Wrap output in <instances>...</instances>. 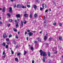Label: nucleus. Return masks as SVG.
Returning <instances> with one entry per match:
<instances>
[{"label": "nucleus", "mask_w": 63, "mask_h": 63, "mask_svg": "<svg viewBox=\"0 0 63 63\" xmlns=\"http://www.w3.org/2000/svg\"><path fill=\"white\" fill-rule=\"evenodd\" d=\"M3 57L4 58H5L6 57V56L5 55H4L3 56Z\"/></svg>", "instance_id": "603ef678"}, {"label": "nucleus", "mask_w": 63, "mask_h": 63, "mask_svg": "<svg viewBox=\"0 0 63 63\" xmlns=\"http://www.w3.org/2000/svg\"><path fill=\"white\" fill-rule=\"evenodd\" d=\"M27 52L25 50L24 51V55H25V54H26V53H27Z\"/></svg>", "instance_id": "2f4dec72"}, {"label": "nucleus", "mask_w": 63, "mask_h": 63, "mask_svg": "<svg viewBox=\"0 0 63 63\" xmlns=\"http://www.w3.org/2000/svg\"><path fill=\"white\" fill-rule=\"evenodd\" d=\"M8 47V45H7L6 46V48H7Z\"/></svg>", "instance_id": "e433bc0d"}, {"label": "nucleus", "mask_w": 63, "mask_h": 63, "mask_svg": "<svg viewBox=\"0 0 63 63\" xmlns=\"http://www.w3.org/2000/svg\"><path fill=\"white\" fill-rule=\"evenodd\" d=\"M24 23L25 24V23H26V21H24Z\"/></svg>", "instance_id": "79ce46f5"}, {"label": "nucleus", "mask_w": 63, "mask_h": 63, "mask_svg": "<svg viewBox=\"0 0 63 63\" xmlns=\"http://www.w3.org/2000/svg\"><path fill=\"white\" fill-rule=\"evenodd\" d=\"M25 14L24 15V16L25 17H27L28 16V15L26 14V13L25 12H24Z\"/></svg>", "instance_id": "7ed1b4c3"}, {"label": "nucleus", "mask_w": 63, "mask_h": 63, "mask_svg": "<svg viewBox=\"0 0 63 63\" xmlns=\"http://www.w3.org/2000/svg\"><path fill=\"white\" fill-rule=\"evenodd\" d=\"M59 39L61 41H62V37L61 36H60L59 37Z\"/></svg>", "instance_id": "4468645a"}, {"label": "nucleus", "mask_w": 63, "mask_h": 63, "mask_svg": "<svg viewBox=\"0 0 63 63\" xmlns=\"http://www.w3.org/2000/svg\"><path fill=\"white\" fill-rule=\"evenodd\" d=\"M59 26H62V24L61 23H59Z\"/></svg>", "instance_id": "72a5a7b5"}, {"label": "nucleus", "mask_w": 63, "mask_h": 63, "mask_svg": "<svg viewBox=\"0 0 63 63\" xmlns=\"http://www.w3.org/2000/svg\"><path fill=\"white\" fill-rule=\"evenodd\" d=\"M30 18H32V14H31L30 15Z\"/></svg>", "instance_id": "2eb2a0df"}, {"label": "nucleus", "mask_w": 63, "mask_h": 63, "mask_svg": "<svg viewBox=\"0 0 63 63\" xmlns=\"http://www.w3.org/2000/svg\"><path fill=\"white\" fill-rule=\"evenodd\" d=\"M44 22V23H46V21H45Z\"/></svg>", "instance_id": "338daca9"}, {"label": "nucleus", "mask_w": 63, "mask_h": 63, "mask_svg": "<svg viewBox=\"0 0 63 63\" xmlns=\"http://www.w3.org/2000/svg\"><path fill=\"white\" fill-rule=\"evenodd\" d=\"M40 55L41 56H42V55L43 54V59H42L43 61V62H45V59L47 57V54L46 53V52H44V51H43V50H41L40 51Z\"/></svg>", "instance_id": "f257e3e1"}, {"label": "nucleus", "mask_w": 63, "mask_h": 63, "mask_svg": "<svg viewBox=\"0 0 63 63\" xmlns=\"http://www.w3.org/2000/svg\"><path fill=\"white\" fill-rule=\"evenodd\" d=\"M27 40H28V37H27Z\"/></svg>", "instance_id": "13d9d810"}, {"label": "nucleus", "mask_w": 63, "mask_h": 63, "mask_svg": "<svg viewBox=\"0 0 63 63\" xmlns=\"http://www.w3.org/2000/svg\"><path fill=\"white\" fill-rule=\"evenodd\" d=\"M42 32H40V34H41V33H42Z\"/></svg>", "instance_id": "e2e57ef3"}, {"label": "nucleus", "mask_w": 63, "mask_h": 63, "mask_svg": "<svg viewBox=\"0 0 63 63\" xmlns=\"http://www.w3.org/2000/svg\"><path fill=\"white\" fill-rule=\"evenodd\" d=\"M8 20L9 22H12V21H13V20H12L11 19H9Z\"/></svg>", "instance_id": "c756f323"}, {"label": "nucleus", "mask_w": 63, "mask_h": 63, "mask_svg": "<svg viewBox=\"0 0 63 63\" xmlns=\"http://www.w3.org/2000/svg\"><path fill=\"white\" fill-rule=\"evenodd\" d=\"M6 40L7 41H9V38L6 39Z\"/></svg>", "instance_id": "4c0bfd02"}, {"label": "nucleus", "mask_w": 63, "mask_h": 63, "mask_svg": "<svg viewBox=\"0 0 63 63\" xmlns=\"http://www.w3.org/2000/svg\"><path fill=\"white\" fill-rule=\"evenodd\" d=\"M12 35L11 34H10L9 35V38H11V37H12Z\"/></svg>", "instance_id": "c85d7f7f"}, {"label": "nucleus", "mask_w": 63, "mask_h": 63, "mask_svg": "<svg viewBox=\"0 0 63 63\" xmlns=\"http://www.w3.org/2000/svg\"><path fill=\"white\" fill-rule=\"evenodd\" d=\"M21 26L22 27L23 26V22H22V21H21Z\"/></svg>", "instance_id": "412c9836"}, {"label": "nucleus", "mask_w": 63, "mask_h": 63, "mask_svg": "<svg viewBox=\"0 0 63 63\" xmlns=\"http://www.w3.org/2000/svg\"><path fill=\"white\" fill-rule=\"evenodd\" d=\"M44 19H45V16H44Z\"/></svg>", "instance_id": "69168bd1"}, {"label": "nucleus", "mask_w": 63, "mask_h": 63, "mask_svg": "<svg viewBox=\"0 0 63 63\" xmlns=\"http://www.w3.org/2000/svg\"><path fill=\"white\" fill-rule=\"evenodd\" d=\"M17 8H19L20 7V8H21V7H22V6H20V4H18L17 5Z\"/></svg>", "instance_id": "423d86ee"}, {"label": "nucleus", "mask_w": 63, "mask_h": 63, "mask_svg": "<svg viewBox=\"0 0 63 63\" xmlns=\"http://www.w3.org/2000/svg\"><path fill=\"white\" fill-rule=\"evenodd\" d=\"M15 38L16 39H18V36L17 35H15Z\"/></svg>", "instance_id": "a211bd4d"}, {"label": "nucleus", "mask_w": 63, "mask_h": 63, "mask_svg": "<svg viewBox=\"0 0 63 63\" xmlns=\"http://www.w3.org/2000/svg\"><path fill=\"white\" fill-rule=\"evenodd\" d=\"M28 34L30 36H32L33 35V33L32 32H30L28 33Z\"/></svg>", "instance_id": "20e7f679"}, {"label": "nucleus", "mask_w": 63, "mask_h": 63, "mask_svg": "<svg viewBox=\"0 0 63 63\" xmlns=\"http://www.w3.org/2000/svg\"><path fill=\"white\" fill-rule=\"evenodd\" d=\"M7 44H10V42H7Z\"/></svg>", "instance_id": "58836bf2"}, {"label": "nucleus", "mask_w": 63, "mask_h": 63, "mask_svg": "<svg viewBox=\"0 0 63 63\" xmlns=\"http://www.w3.org/2000/svg\"><path fill=\"white\" fill-rule=\"evenodd\" d=\"M34 43H37V41H35L34 42Z\"/></svg>", "instance_id": "8fccbe9b"}, {"label": "nucleus", "mask_w": 63, "mask_h": 63, "mask_svg": "<svg viewBox=\"0 0 63 63\" xmlns=\"http://www.w3.org/2000/svg\"><path fill=\"white\" fill-rule=\"evenodd\" d=\"M32 32H33V33H35V32H36V31H33Z\"/></svg>", "instance_id": "680f3d73"}, {"label": "nucleus", "mask_w": 63, "mask_h": 63, "mask_svg": "<svg viewBox=\"0 0 63 63\" xmlns=\"http://www.w3.org/2000/svg\"><path fill=\"white\" fill-rule=\"evenodd\" d=\"M19 31L18 32V34H19Z\"/></svg>", "instance_id": "774afa93"}, {"label": "nucleus", "mask_w": 63, "mask_h": 63, "mask_svg": "<svg viewBox=\"0 0 63 63\" xmlns=\"http://www.w3.org/2000/svg\"><path fill=\"white\" fill-rule=\"evenodd\" d=\"M50 52H48V56H50Z\"/></svg>", "instance_id": "aec40b11"}, {"label": "nucleus", "mask_w": 63, "mask_h": 63, "mask_svg": "<svg viewBox=\"0 0 63 63\" xmlns=\"http://www.w3.org/2000/svg\"><path fill=\"white\" fill-rule=\"evenodd\" d=\"M10 24H8L7 25L8 27H9V26H10Z\"/></svg>", "instance_id": "c03bdc74"}, {"label": "nucleus", "mask_w": 63, "mask_h": 63, "mask_svg": "<svg viewBox=\"0 0 63 63\" xmlns=\"http://www.w3.org/2000/svg\"><path fill=\"white\" fill-rule=\"evenodd\" d=\"M45 8H47V6L46 5H45Z\"/></svg>", "instance_id": "a18cd8bd"}, {"label": "nucleus", "mask_w": 63, "mask_h": 63, "mask_svg": "<svg viewBox=\"0 0 63 63\" xmlns=\"http://www.w3.org/2000/svg\"><path fill=\"white\" fill-rule=\"evenodd\" d=\"M48 11V10H47L45 11V12H47Z\"/></svg>", "instance_id": "5fc2aeb1"}, {"label": "nucleus", "mask_w": 63, "mask_h": 63, "mask_svg": "<svg viewBox=\"0 0 63 63\" xmlns=\"http://www.w3.org/2000/svg\"><path fill=\"white\" fill-rule=\"evenodd\" d=\"M22 8H23V9H25L26 8V6H23L22 7Z\"/></svg>", "instance_id": "f3484780"}, {"label": "nucleus", "mask_w": 63, "mask_h": 63, "mask_svg": "<svg viewBox=\"0 0 63 63\" xmlns=\"http://www.w3.org/2000/svg\"><path fill=\"white\" fill-rule=\"evenodd\" d=\"M27 6L28 8H30V5L27 4Z\"/></svg>", "instance_id": "6ab92c4d"}, {"label": "nucleus", "mask_w": 63, "mask_h": 63, "mask_svg": "<svg viewBox=\"0 0 63 63\" xmlns=\"http://www.w3.org/2000/svg\"><path fill=\"white\" fill-rule=\"evenodd\" d=\"M9 11L10 13H12V7H10L9 8Z\"/></svg>", "instance_id": "39448f33"}, {"label": "nucleus", "mask_w": 63, "mask_h": 63, "mask_svg": "<svg viewBox=\"0 0 63 63\" xmlns=\"http://www.w3.org/2000/svg\"><path fill=\"white\" fill-rule=\"evenodd\" d=\"M19 47V45H17L15 47V48H17Z\"/></svg>", "instance_id": "9b49d317"}, {"label": "nucleus", "mask_w": 63, "mask_h": 63, "mask_svg": "<svg viewBox=\"0 0 63 63\" xmlns=\"http://www.w3.org/2000/svg\"><path fill=\"white\" fill-rule=\"evenodd\" d=\"M5 43H3V44H2V45H3V46L5 47V46H6V45H5Z\"/></svg>", "instance_id": "a878e982"}, {"label": "nucleus", "mask_w": 63, "mask_h": 63, "mask_svg": "<svg viewBox=\"0 0 63 63\" xmlns=\"http://www.w3.org/2000/svg\"><path fill=\"white\" fill-rule=\"evenodd\" d=\"M37 40H38V41H39V42H40L41 41V39L39 38H37Z\"/></svg>", "instance_id": "9d476101"}, {"label": "nucleus", "mask_w": 63, "mask_h": 63, "mask_svg": "<svg viewBox=\"0 0 63 63\" xmlns=\"http://www.w3.org/2000/svg\"><path fill=\"white\" fill-rule=\"evenodd\" d=\"M3 55H6V54H5V52H3Z\"/></svg>", "instance_id": "f704fd0d"}, {"label": "nucleus", "mask_w": 63, "mask_h": 63, "mask_svg": "<svg viewBox=\"0 0 63 63\" xmlns=\"http://www.w3.org/2000/svg\"><path fill=\"white\" fill-rule=\"evenodd\" d=\"M43 10V8H42V7H41L40 8V10L41 11H42V10Z\"/></svg>", "instance_id": "ea45409f"}, {"label": "nucleus", "mask_w": 63, "mask_h": 63, "mask_svg": "<svg viewBox=\"0 0 63 63\" xmlns=\"http://www.w3.org/2000/svg\"><path fill=\"white\" fill-rule=\"evenodd\" d=\"M3 37L4 38H5L6 37H7V35L6 34H4L3 35Z\"/></svg>", "instance_id": "1a4fd4ad"}, {"label": "nucleus", "mask_w": 63, "mask_h": 63, "mask_svg": "<svg viewBox=\"0 0 63 63\" xmlns=\"http://www.w3.org/2000/svg\"><path fill=\"white\" fill-rule=\"evenodd\" d=\"M32 63H34V60H33L32 61Z\"/></svg>", "instance_id": "de8ad7c7"}, {"label": "nucleus", "mask_w": 63, "mask_h": 63, "mask_svg": "<svg viewBox=\"0 0 63 63\" xmlns=\"http://www.w3.org/2000/svg\"><path fill=\"white\" fill-rule=\"evenodd\" d=\"M47 36H44V40H47Z\"/></svg>", "instance_id": "ddd939ff"}, {"label": "nucleus", "mask_w": 63, "mask_h": 63, "mask_svg": "<svg viewBox=\"0 0 63 63\" xmlns=\"http://www.w3.org/2000/svg\"><path fill=\"white\" fill-rule=\"evenodd\" d=\"M27 31L28 32H30V31L29 30H27Z\"/></svg>", "instance_id": "49530a36"}, {"label": "nucleus", "mask_w": 63, "mask_h": 63, "mask_svg": "<svg viewBox=\"0 0 63 63\" xmlns=\"http://www.w3.org/2000/svg\"><path fill=\"white\" fill-rule=\"evenodd\" d=\"M31 49L32 50H33V47H31Z\"/></svg>", "instance_id": "7c9ffc66"}, {"label": "nucleus", "mask_w": 63, "mask_h": 63, "mask_svg": "<svg viewBox=\"0 0 63 63\" xmlns=\"http://www.w3.org/2000/svg\"><path fill=\"white\" fill-rule=\"evenodd\" d=\"M18 22H17L16 23V28H17V27H18Z\"/></svg>", "instance_id": "0eeeda50"}, {"label": "nucleus", "mask_w": 63, "mask_h": 63, "mask_svg": "<svg viewBox=\"0 0 63 63\" xmlns=\"http://www.w3.org/2000/svg\"><path fill=\"white\" fill-rule=\"evenodd\" d=\"M57 51H55V52H54V53L55 54H56V53H57Z\"/></svg>", "instance_id": "a19ab883"}, {"label": "nucleus", "mask_w": 63, "mask_h": 63, "mask_svg": "<svg viewBox=\"0 0 63 63\" xmlns=\"http://www.w3.org/2000/svg\"><path fill=\"white\" fill-rule=\"evenodd\" d=\"M34 16L35 17H37V14H35L34 15Z\"/></svg>", "instance_id": "cd10ccee"}, {"label": "nucleus", "mask_w": 63, "mask_h": 63, "mask_svg": "<svg viewBox=\"0 0 63 63\" xmlns=\"http://www.w3.org/2000/svg\"><path fill=\"white\" fill-rule=\"evenodd\" d=\"M52 62L51 61H50L49 62V63H52Z\"/></svg>", "instance_id": "09e8293b"}, {"label": "nucleus", "mask_w": 63, "mask_h": 63, "mask_svg": "<svg viewBox=\"0 0 63 63\" xmlns=\"http://www.w3.org/2000/svg\"><path fill=\"white\" fill-rule=\"evenodd\" d=\"M14 8H16V5H14Z\"/></svg>", "instance_id": "864d4df0"}, {"label": "nucleus", "mask_w": 63, "mask_h": 63, "mask_svg": "<svg viewBox=\"0 0 63 63\" xmlns=\"http://www.w3.org/2000/svg\"><path fill=\"white\" fill-rule=\"evenodd\" d=\"M13 30L15 32H17V30L16 29H13Z\"/></svg>", "instance_id": "b1692460"}, {"label": "nucleus", "mask_w": 63, "mask_h": 63, "mask_svg": "<svg viewBox=\"0 0 63 63\" xmlns=\"http://www.w3.org/2000/svg\"><path fill=\"white\" fill-rule=\"evenodd\" d=\"M52 38L51 37H50V38H49V41H51V40H52Z\"/></svg>", "instance_id": "bb28decb"}, {"label": "nucleus", "mask_w": 63, "mask_h": 63, "mask_svg": "<svg viewBox=\"0 0 63 63\" xmlns=\"http://www.w3.org/2000/svg\"><path fill=\"white\" fill-rule=\"evenodd\" d=\"M13 44H14L15 45V44H16V41H15V40H13Z\"/></svg>", "instance_id": "f8f14e48"}, {"label": "nucleus", "mask_w": 63, "mask_h": 63, "mask_svg": "<svg viewBox=\"0 0 63 63\" xmlns=\"http://www.w3.org/2000/svg\"><path fill=\"white\" fill-rule=\"evenodd\" d=\"M2 24V22H0V24Z\"/></svg>", "instance_id": "3c124183"}, {"label": "nucleus", "mask_w": 63, "mask_h": 63, "mask_svg": "<svg viewBox=\"0 0 63 63\" xmlns=\"http://www.w3.org/2000/svg\"><path fill=\"white\" fill-rule=\"evenodd\" d=\"M6 15L7 16H8L9 17L11 16V15L9 13H7V14Z\"/></svg>", "instance_id": "dca6fc26"}, {"label": "nucleus", "mask_w": 63, "mask_h": 63, "mask_svg": "<svg viewBox=\"0 0 63 63\" xmlns=\"http://www.w3.org/2000/svg\"><path fill=\"white\" fill-rule=\"evenodd\" d=\"M27 34V32H25V35H26Z\"/></svg>", "instance_id": "6e6d98bb"}, {"label": "nucleus", "mask_w": 63, "mask_h": 63, "mask_svg": "<svg viewBox=\"0 0 63 63\" xmlns=\"http://www.w3.org/2000/svg\"><path fill=\"white\" fill-rule=\"evenodd\" d=\"M20 15L19 14H17L16 15V16L17 17V18L20 17Z\"/></svg>", "instance_id": "f03ea898"}, {"label": "nucleus", "mask_w": 63, "mask_h": 63, "mask_svg": "<svg viewBox=\"0 0 63 63\" xmlns=\"http://www.w3.org/2000/svg\"><path fill=\"white\" fill-rule=\"evenodd\" d=\"M5 10H6V8H5V7H4L3 8V9L2 10L3 12H5Z\"/></svg>", "instance_id": "6e6552de"}, {"label": "nucleus", "mask_w": 63, "mask_h": 63, "mask_svg": "<svg viewBox=\"0 0 63 63\" xmlns=\"http://www.w3.org/2000/svg\"><path fill=\"white\" fill-rule=\"evenodd\" d=\"M15 22H17L16 20H15Z\"/></svg>", "instance_id": "bf43d9fd"}, {"label": "nucleus", "mask_w": 63, "mask_h": 63, "mask_svg": "<svg viewBox=\"0 0 63 63\" xmlns=\"http://www.w3.org/2000/svg\"><path fill=\"white\" fill-rule=\"evenodd\" d=\"M15 60L16 61H18V59L17 58H15Z\"/></svg>", "instance_id": "5701e85b"}, {"label": "nucleus", "mask_w": 63, "mask_h": 63, "mask_svg": "<svg viewBox=\"0 0 63 63\" xmlns=\"http://www.w3.org/2000/svg\"><path fill=\"white\" fill-rule=\"evenodd\" d=\"M17 20H18V21H19V19H17Z\"/></svg>", "instance_id": "0e129e2a"}, {"label": "nucleus", "mask_w": 63, "mask_h": 63, "mask_svg": "<svg viewBox=\"0 0 63 63\" xmlns=\"http://www.w3.org/2000/svg\"><path fill=\"white\" fill-rule=\"evenodd\" d=\"M42 7L43 8H45V6H44V4L43 3L42 4Z\"/></svg>", "instance_id": "473e14b6"}, {"label": "nucleus", "mask_w": 63, "mask_h": 63, "mask_svg": "<svg viewBox=\"0 0 63 63\" xmlns=\"http://www.w3.org/2000/svg\"><path fill=\"white\" fill-rule=\"evenodd\" d=\"M17 55H20V54H21V53L20 52L18 53H17Z\"/></svg>", "instance_id": "4be33fe9"}, {"label": "nucleus", "mask_w": 63, "mask_h": 63, "mask_svg": "<svg viewBox=\"0 0 63 63\" xmlns=\"http://www.w3.org/2000/svg\"><path fill=\"white\" fill-rule=\"evenodd\" d=\"M53 25H56V23H54L53 24Z\"/></svg>", "instance_id": "37998d69"}, {"label": "nucleus", "mask_w": 63, "mask_h": 63, "mask_svg": "<svg viewBox=\"0 0 63 63\" xmlns=\"http://www.w3.org/2000/svg\"><path fill=\"white\" fill-rule=\"evenodd\" d=\"M46 26H47V25H44V27H46Z\"/></svg>", "instance_id": "4d7b16f0"}, {"label": "nucleus", "mask_w": 63, "mask_h": 63, "mask_svg": "<svg viewBox=\"0 0 63 63\" xmlns=\"http://www.w3.org/2000/svg\"><path fill=\"white\" fill-rule=\"evenodd\" d=\"M33 8L34 9H36V8H37V6L36 5H35L34 6Z\"/></svg>", "instance_id": "393cba45"}, {"label": "nucleus", "mask_w": 63, "mask_h": 63, "mask_svg": "<svg viewBox=\"0 0 63 63\" xmlns=\"http://www.w3.org/2000/svg\"><path fill=\"white\" fill-rule=\"evenodd\" d=\"M11 1H12V2H13V1H14V0H10Z\"/></svg>", "instance_id": "052dcab7"}, {"label": "nucleus", "mask_w": 63, "mask_h": 63, "mask_svg": "<svg viewBox=\"0 0 63 63\" xmlns=\"http://www.w3.org/2000/svg\"><path fill=\"white\" fill-rule=\"evenodd\" d=\"M11 52L12 54H14V51H13L12 50H11Z\"/></svg>", "instance_id": "c9c22d12"}]
</instances>
